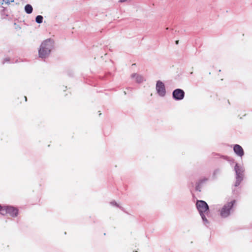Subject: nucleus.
I'll use <instances>...</instances> for the list:
<instances>
[{"label":"nucleus","mask_w":252,"mask_h":252,"mask_svg":"<svg viewBox=\"0 0 252 252\" xmlns=\"http://www.w3.org/2000/svg\"><path fill=\"white\" fill-rule=\"evenodd\" d=\"M233 150L234 152L239 156L242 157L244 155V150L242 147L239 145H235L234 146Z\"/></svg>","instance_id":"nucleus-7"},{"label":"nucleus","mask_w":252,"mask_h":252,"mask_svg":"<svg viewBox=\"0 0 252 252\" xmlns=\"http://www.w3.org/2000/svg\"><path fill=\"white\" fill-rule=\"evenodd\" d=\"M35 20L37 23H41L43 21V17L41 15H38L36 16Z\"/></svg>","instance_id":"nucleus-10"},{"label":"nucleus","mask_w":252,"mask_h":252,"mask_svg":"<svg viewBox=\"0 0 252 252\" xmlns=\"http://www.w3.org/2000/svg\"><path fill=\"white\" fill-rule=\"evenodd\" d=\"M0 211L2 215H5L8 214L11 217H16L18 215V209L11 206H2V209Z\"/></svg>","instance_id":"nucleus-3"},{"label":"nucleus","mask_w":252,"mask_h":252,"mask_svg":"<svg viewBox=\"0 0 252 252\" xmlns=\"http://www.w3.org/2000/svg\"><path fill=\"white\" fill-rule=\"evenodd\" d=\"M54 42L52 39H48L43 41L38 50V55L40 58H45L51 53L54 47Z\"/></svg>","instance_id":"nucleus-1"},{"label":"nucleus","mask_w":252,"mask_h":252,"mask_svg":"<svg viewBox=\"0 0 252 252\" xmlns=\"http://www.w3.org/2000/svg\"><path fill=\"white\" fill-rule=\"evenodd\" d=\"M137 77H138V78H139V80H140V81H142V78L141 76H138V75H137Z\"/></svg>","instance_id":"nucleus-11"},{"label":"nucleus","mask_w":252,"mask_h":252,"mask_svg":"<svg viewBox=\"0 0 252 252\" xmlns=\"http://www.w3.org/2000/svg\"><path fill=\"white\" fill-rule=\"evenodd\" d=\"M25 97L26 100H27V97L25 96Z\"/></svg>","instance_id":"nucleus-16"},{"label":"nucleus","mask_w":252,"mask_h":252,"mask_svg":"<svg viewBox=\"0 0 252 252\" xmlns=\"http://www.w3.org/2000/svg\"><path fill=\"white\" fill-rule=\"evenodd\" d=\"M2 209V206H1L0 205V210H1ZM0 214H1V211H0Z\"/></svg>","instance_id":"nucleus-12"},{"label":"nucleus","mask_w":252,"mask_h":252,"mask_svg":"<svg viewBox=\"0 0 252 252\" xmlns=\"http://www.w3.org/2000/svg\"><path fill=\"white\" fill-rule=\"evenodd\" d=\"M236 172H237V171H236ZM237 181L235 185L236 186H238L240 184V182L242 180V177L241 175L240 174H238V173H237Z\"/></svg>","instance_id":"nucleus-9"},{"label":"nucleus","mask_w":252,"mask_h":252,"mask_svg":"<svg viewBox=\"0 0 252 252\" xmlns=\"http://www.w3.org/2000/svg\"><path fill=\"white\" fill-rule=\"evenodd\" d=\"M235 203L236 201L233 200L225 204L220 210V216L224 218L228 217L230 214V210Z\"/></svg>","instance_id":"nucleus-4"},{"label":"nucleus","mask_w":252,"mask_h":252,"mask_svg":"<svg viewBox=\"0 0 252 252\" xmlns=\"http://www.w3.org/2000/svg\"><path fill=\"white\" fill-rule=\"evenodd\" d=\"M32 7L30 4H27L25 7V10L28 14L31 13L32 11Z\"/></svg>","instance_id":"nucleus-8"},{"label":"nucleus","mask_w":252,"mask_h":252,"mask_svg":"<svg viewBox=\"0 0 252 252\" xmlns=\"http://www.w3.org/2000/svg\"><path fill=\"white\" fill-rule=\"evenodd\" d=\"M185 95V93L183 90L177 89L173 92V96L176 100H182Z\"/></svg>","instance_id":"nucleus-6"},{"label":"nucleus","mask_w":252,"mask_h":252,"mask_svg":"<svg viewBox=\"0 0 252 252\" xmlns=\"http://www.w3.org/2000/svg\"><path fill=\"white\" fill-rule=\"evenodd\" d=\"M178 43H179V40H177V41H176V44H178Z\"/></svg>","instance_id":"nucleus-14"},{"label":"nucleus","mask_w":252,"mask_h":252,"mask_svg":"<svg viewBox=\"0 0 252 252\" xmlns=\"http://www.w3.org/2000/svg\"><path fill=\"white\" fill-rule=\"evenodd\" d=\"M196 207L204 221H207L204 213L208 212L209 207L206 202L202 200H198L196 202Z\"/></svg>","instance_id":"nucleus-2"},{"label":"nucleus","mask_w":252,"mask_h":252,"mask_svg":"<svg viewBox=\"0 0 252 252\" xmlns=\"http://www.w3.org/2000/svg\"><path fill=\"white\" fill-rule=\"evenodd\" d=\"M135 65H136V64H135V63H133L132 65V66H135Z\"/></svg>","instance_id":"nucleus-15"},{"label":"nucleus","mask_w":252,"mask_h":252,"mask_svg":"<svg viewBox=\"0 0 252 252\" xmlns=\"http://www.w3.org/2000/svg\"><path fill=\"white\" fill-rule=\"evenodd\" d=\"M135 76H136V74H132V77L134 78Z\"/></svg>","instance_id":"nucleus-13"},{"label":"nucleus","mask_w":252,"mask_h":252,"mask_svg":"<svg viewBox=\"0 0 252 252\" xmlns=\"http://www.w3.org/2000/svg\"><path fill=\"white\" fill-rule=\"evenodd\" d=\"M156 89L158 94L164 96L165 94V89L164 84L160 81H158L156 85Z\"/></svg>","instance_id":"nucleus-5"},{"label":"nucleus","mask_w":252,"mask_h":252,"mask_svg":"<svg viewBox=\"0 0 252 252\" xmlns=\"http://www.w3.org/2000/svg\"><path fill=\"white\" fill-rule=\"evenodd\" d=\"M137 252V251H135V252Z\"/></svg>","instance_id":"nucleus-17"}]
</instances>
